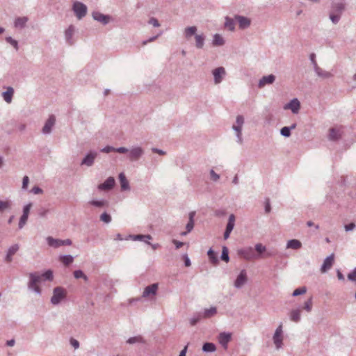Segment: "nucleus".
I'll use <instances>...</instances> for the list:
<instances>
[{"label":"nucleus","mask_w":356,"mask_h":356,"mask_svg":"<svg viewBox=\"0 0 356 356\" xmlns=\"http://www.w3.org/2000/svg\"><path fill=\"white\" fill-rule=\"evenodd\" d=\"M339 138H340V134L339 133V131L334 128H331L330 129L329 139L330 140H337Z\"/></svg>","instance_id":"a19ab883"},{"label":"nucleus","mask_w":356,"mask_h":356,"mask_svg":"<svg viewBox=\"0 0 356 356\" xmlns=\"http://www.w3.org/2000/svg\"><path fill=\"white\" fill-rule=\"evenodd\" d=\"M28 216H25V215H22L20 219H19V229H22L24 225L26 223V221L28 220Z\"/></svg>","instance_id":"13d9d810"},{"label":"nucleus","mask_w":356,"mask_h":356,"mask_svg":"<svg viewBox=\"0 0 356 356\" xmlns=\"http://www.w3.org/2000/svg\"><path fill=\"white\" fill-rule=\"evenodd\" d=\"M220 258L225 262H228L229 261V250L226 246L222 247Z\"/></svg>","instance_id":"a18cd8bd"},{"label":"nucleus","mask_w":356,"mask_h":356,"mask_svg":"<svg viewBox=\"0 0 356 356\" xmlns=\"http://www.w3.org/2000/svg\"><path fill=\"white\" fill-rule=\"evenodd\" d=\"M302 247V243L297 239H291L287 242L286 248L293 250H298Z\"/></svg>","instance_id":"72a5a7b5"},{"label":"nucleus","mask_w":356,"mask_h":356,"mask_svg":"<svg viewBox=\"0 0 356 356\" xmlns=\"http://www.w3.org/2000/svg\"><path fill=\"white\" fill-rule=\"evenodd\" d=\"M225 41L221 35L216 33L213 36L212 44L214 47H220L224 45Z\"/></svg>","instance_id":"c85d7f7f"},{"label":"nucleus","mask_w":356,"mask_h":356,"mask_svg":"<svg viewBox=\"0 0 356 356\" xmlns=\"http://www.w3.org/2000/svg\"><path fill=\"white\" fill-rule=\"evenodd\" d=\"M73 275L76 279L82 278L85 282H87L88 280V277H87L86 275L84 274V273L81 270H74Z\"/></svg>","instance_id":"c03bdc74"},{"label":"nucleus","mask_w":356,"mask_h":356,"mask_svg":"<svg viewBox=\"0 0 356 356\" xmlns=\"http://www.w3.org/2000/svg\"><path fill=\"white\" fill-rule=\"evenodd\" d=\"M115 184V179L113 177L107 178L104 183L98 186V189L101 191H108L112 189Z\"/></svg>","instance_id":"4468645a"},{"label":"nucleus","mask_w":356,"mask_h":356,"mask_svg":"<svg viewBox=\"0 0 356 356\" xmlns=\"http://www.w3.org/2000/svg\"><path fill=\"white\" fill-rule=\"evenodd\" d=\"M207 254L212 264H217L218 263L217 254L211 248L209 250Z\"/></svg>","instance_id":"79ce46f5"},{"label":"nucleus","mask_w":356,"mask_h":356,"mask_svg":"<svg viewBox=\"0 0 356 356\" xmlns=\"http://www.w3.org/2000/svg\"><path fill=\"white\" fill-rule=\"evenodd\" d=\"M159 288L157 283H154L146 286L143 292V298H152L156 296Z\"/></svg>","instance_id":"1a4fd4ad"},{"label":"nucleus","mask_w":356,"mask_h":356,"mask_svg":"<svg viewBox=\"0 0 356 356\" xmlns=\"http://www.w3.org/2000/svg\"><path fill=\"white\" fill-rule=\"evenodd\" d=\"M19 245L17 243L12 245L8 250L5 257V261L10 263L13 261V256L19 250Z\"/></svg>","instance_id":"a211bd4d"},{"label":"nucleus","mask_w":356,"mask_h":356,"mask_svg":"<svg viewBox=\"0 0 356 356\" xmlns=\"http://www.w3.org/2000/svg\"><path fill=\"white\" fill-rule=\"evenodd\" d=\"M300 107V102L298 99L294 98L291 100L289 103L284 106V109H291L293 113L296 114L298 113Z\"/></svg>","instance_id":"f3484780"},{"label":"nucleus","mask_w":356,"mask_h":356,"mask_svg":"<svg viewBox=\"0 0 356 356\" xmlns=\"http://www.w3.org/2000/svg\"><path fill=\"white\" fill-rule=\"evenodd\" d=\"M67 295L66 291L61 286L55 287L53 290V296L51 298V303L54 305H58Z\"/></svg>","instance_id":"f03ea898"},{"label":"nucleus","mask_w":356,"mask_h":356,"mask_svg":"<svg viewBox=\"0 0 356 356\" xmlns=\"http://www.w3.org/2000/svg\"><path fill=\"white\" fill-rule=\"evenodd\" d=\"M194 215H195L194 212H191L189 213V220H188V223L186 224V231L184 232H182L181 234L182 236H186L188 233L191 232L192 231V229H193V227H194V220H193Z\"/></svg>","instance_id":"393cba45"},{"label":"nucleus","mask_w":356,"mask_h":356,"mask_svg":"<svg viewBox=\"0 0 356 356\" xmlns=\"http://www.w3.org/2000/svg\"><path fill=\"white\" fill-rule=\"evenodd\" d=\"M148 23L149 24H152L153 26L154 27H159L160 26V24L159 22V21L157 20V19L154 18V17H151L148 22Z\"/></svg>","instance_id":"69168bd1"},{"label":"nucleus","mask_w":356,"mask_h":356,"mask_svg":"<svg viewBox=\"0 0 356 356\" xmlns=\"http://www.w3.org/2000/svg\"><path fill=\"white\" fill-rule=\"evenodd\" d=\"M236 124H234L232 126V129L236 132V137H237V142L240 144H242L243 143V138H242V127L244 123V118L243 115H238L236 117Z\"/></svg>","instance_id":"20e7f679"},{"label":"nucleus","mask_w":356,"mask_h":356,"mask_svg":"<svg viewBox=\"0 0 356 356\" xmlns=\"http://www.w3.org/2000/svg\"><path fill=\"white\" fill-rule=\"evenodd\" d=\"M273 343L275 345L277 349H280L282 347L283 337H282V325L280 324L277 329L273 337Z\"/></svg>","instance_id":"0eeeda50"},{"label":"nucleus","mask_w":356,"mask_h":356,"mask_svg":"<svg viewBox=\"0 0 356 356\" xmlns=\"http://www.w3.org/2000/svg\"><path fill=\"white\" fill-rule=\"evenodd\" d=\"M197 29L195 26H188L185 28L184 34L186 39H189L191 36L195 35Z\"/></svg>","instance_id":"473e14b6"},{"label":"nucleus","mask_w":356,"mask_h":356,"mask_svg":"<svg viewBox=\"0 0 356 356\" xmlns=\"http://www.w3.org/2000/svg\"><path fill=\"white\" fill-rule=\"evenodd\" d=\"M238 254L246 260H251L255 258L254 250L252 247H247L238 250Z\"/></svg>","instance_id":"6e6552de"},{"label":"nucleus","mask_w":356,"mask_h":356,"mask_svg":"<svg viewBox=\"0 0 356 356\" xmlns=\"http://www.w3.org/2000/svg\"><path fill=\"white\" fill-rule=\"evenodd\" d=\"M254 249L259 254L264 252L266 250V246L263 245L261 243H257Z\"/></svg>","instance_id":"4d7b16f0"},{"label":"nucleus","mask_w":356,"mask_h":356,"mask_svg":"<svg viewBox=\"0 0 356 356\" xmlns=\"http://www.w3.org/2000/svg\"><path fill=\"white\" fill-rule=\"evenodd\" d=\"M144 154V149L139 146L133 147L129 151L128 159L131 161H138Z\"/></svg>","instance_id":"39448f33"},{"label":"nucleus","mask_w":356,"mask_h":356,"mask_svg":"<svg viewBox=\"0 0 356 356\" xmlns=\"http://www.w3.org/2000/svg\"><path fill=\"white\" fill-rule=\"evenodd\" d=\"M119 180L122 191H128L130 189L129 183L123 172L119 175Z\"/></svg>","instance_id":"a878e982"},{"label":"nucleus","mask_w":356,"mask_h":356,"mask_svg":"<svg viewBox=\"0 0 356 356\" xmlns=\"http://www.w3.org/2000/svg\"><path fill=\"white\" fill-rule=\"evenodd\" d=\"M31 207H32L31 203H29L26 205H25L23 208V213L22 214L27 216L29 217V214L30 209H31Z\"/></svg>","instance_id":"680f3d73"},{"label":"nucleus","mask_w":356,"mask_h":356,"mask_svg":"<svg viewBox=\"0 0 356 356\" xmlns=\"http://www.w3.org/2000/svg\"><path fill=\"white\" fill-rule=\"evenodd\" d=\"M225 27L228 30L233 31L235 29V19L229 17H225Z\"/></svg>","instance_id":"e433bc0d"},{"label":"nucleus","mask_w":356,"mask_h":356,"mask_svg":"<svg viewBox=\"0 0 356 356\" xmlns=\"http://www.w3.org/2000/svg\"><path fill=\"white\" fill-rule=\"evenodd\" d=\"M74 31L75 28L73 25H70L65 31V38L66 40V42L70 45L74 44L72 37L74 33Z\"/></svg>","instance_id":"4be33fe9"},{"label":"nucleus","mask_w":356,"mask_h":356,"mask_svg":"<svg viewBox=\"0 0 356 356\" xmlns=\"http://www.w3.org/2000/svg\"><path fill=\"white\" fill-rule=\"evenodd\" d=\"M309 59L313 66V69L318 65L317 62L316 60V54L314 53H312L309 55Z\"/></svg>","instance_id":"0e129e2a"},{"label":"nucleus","mask_w":356,"mask_h":356,"mask_svg":"<svg viewBox=\"0 0 356 356\" xmlns=\"http://www.w3.org/2000/svg\"><path fill=\"white\" fill-rule=\"evenodd\" d=\"M49 211V209L42 207L38 210V215L41 218H44L47 216Z\"/></svg>","instance_id":"052dcab7"},{"label":"nucleus","mask_w":356,"mask_h":356,"mask_svg":"<svg viewBox=\"0 0 356 356\" xmlns=\"http://www.w3.org/2000/svg\"><path fill=\"white\" fill-rule=\"evenodd\" d=\"M29 20L27 17H19L15 19L14 25L16 28L24 29Z\"/></svg>","instance_id":"c756f323"},{"label":"nucleus","mask_w":356,"mask_h":356,"mask_svg":"<svg viewBox=\"0 0 356 356\" xmlns=\"http://www.w3.org/2000/svg\"><path fill=\"white\" fill-rule=\"evenodd\" d=\"M235 20L238 23L239 28L241 29H245L250 25V20L246 17L236 15Z\"/></svg>","instance_id":"412c9836"},{"label":"nucleus","mask_w":356,"mask_h":356,"mask_svg":"<svg viewBox=\"0 0 356 356\" xmlns=\"http://www.w3.org/2000/svg\"><path fill=\"white\" fill-rule=\"evenodd\" d=\"M59 261L67 266L74 261V257L70 254H64L59 257Z\"/></svg>","instance_id":"f704fd0d"},{"label":"nucleus","mask_w":356,"mask_h":356,"mask_svg":"<svg viewBox=\"0 0 356 356\" xmlns=\"http://www.w3.org/2000/svg\"><path fill=\"white\" fill-rule=\"evenodd\" d=\"M217 313V309L216 307H211L209 309H205L202 317L210 318L214 316Z\"/></svg>","instance_id":"58836bf2"},{"label":"nucleus","mask_w":356,"mask_h":356,"mask_svg":"<svg viewBox=\"0 0 356 356\" xmlns=\"http://www.w3.org/2000/svg\"><path fill=\"white\" fill-rule=\"evenodd\" d=\"M29 281L28 282V288L29 290L34 291L38 295L41 294V289L38 285L43 279L38 272L31 273L29 274Z\"/></svg>","instance_id":"f257e3e1"},{"label":"nucleus","mask_w":356,"mask_h":356,"mask_svg":"<svg viewBox=\"0 0 356 356\" xmlns=\"http://www.w3.org/2000/svg\"><path fill=\"white\" fill-rule=\"evenodd\" d=\"M334 255L331 254L330 256L326 257L321 266V270L322 273H325L331 268L334 264Z\"/></svg>","instance_id":"6ab92c4d"},{"label":"nucleus","mask_w":356,"mask_h":356,"mask_svg":"<svg viewBox=\"0 0 356 356\" xmlns=\"http://www.w3.org/2000/svg\"><path fill=\"white\" fill-rule=\"evenodd\" d=\"M97 156V152L95 151H90L86 156L82 159L81 165H86L90 167L93 165L95 158Z\"/></svg>","instance_id":"9b49d317"},{"label":"nucleus","mask_w":356,"mask_h":356,"mask_svg":"<svg viewBox=\"0 0 356 356\" xmlns=\"http://www.w3.org/2000/svg\"><path fill=\"white\" fill-rule=\"evenodd\" d=\"M6 41L10 44L16 50L19 49L18 42L14 40L11 36L6 37Z\"/></svg>","instance_id":"8fccbe9b"},{"label":"nucleus","mask_w":356,"mask_h":356,"mask_svg":"<svg viewBox=\"0 0 356 356\" xmlns=\"http://www.w3.org/2000/svg\"><path fill=\"white\" fill-rule=\"evenodd\" d=\"M345 10V3L343 2H337L332 4L331 13H334L339 16H341Z\"/></svg>","instance_id":"5701e85b"},{"label":"nucleus","mask_w":356,"mask_h":356,"mask_svg":"<svg viewBox=\"0 0 356 356\" xmlns=\"http://www.w3.org/2000/svg\"><path fill=\"white\" fill-rule=\"evenodd\" d=\"M247 282V274L245 270H242L234 282V286L241 288Z\"/></svg>","instance_id":"2eb2a0df"},{"label":"nucleus","mask_w":356,"mask_h":356,"mask_svg":"<svg viewBox=\"0 0 356 356\" xmlns=\"http://www.w3.org/2000/svg\"><path fill=\"white\" fill-rule=\"evenodd\" d=\"M47 241L49 246L54 247L56 248H58L60 246H62V245H72V241L70 239H65V240L56 239L51 236H48L47 238Z\"/></svg>","instance_id":"423d86ee"},{"label":"nucleus","mask_w":356,"mask_h":356,"mask_svg":"<svg viewBox=\"0 0 356 356\" xmlns=\"http://www.w3.org/2000/svg\"><path fill=\"white\" fill-rule=\"evenodd\" d=\"M307 312H310L312 309V297H310L307 301H305L303 307Z\"/></svg>","instance_id":"3c124183"},{"label":"nucleus","mask_w":356,"mask_h":356,"mask_svg":"<svg viewBox=\"0 0 356 356\" xmlns=\"http://www.w3.org/2000/svg\"><path fill=\"white\" fill-rule=\"evenodd\" d=\"M235 225V216L234 214H231L229 216L228 222L226 226V230L232 232Z\"/></svg>","instance_id":"ea45409f"},{"label":"nucleus","mask_w":356,"mask_h":356,"mask_svg":"<svg viewBox=\"0 0 356 356\" xmlns=\"http://www.w3.org/2000/svg\"><path fill=\"white\" fill-rule=\"evenodd\" d=\"M330 19L332 21V22L334 24H338L341 19V16L339 15L335 14L334 13H330Z\"/></svg>","instance_id":"864d4df0"},{"label":"nucleus","mask_w":356,"mask_h":356,"mask_svg":"<svg viewBox=\"0 0 356 356\" xmlns=\"http://www.w3.org/2000/svg\"><path fill=\"white\" fill-rule=\"evenodd\" d=\"M348 279L352 282H356V267L348 274Z\"/></svg>","instance_id":"bf43d9fd"},{"label":"nucleus","mask_w":356,"mask_h":356,"mask_svg":"<svg viewBox=\"0 0 356 356\" xmlns=\"http://www.w3.org/2000/svg\"><path fill=\"white\" fill-rule=\"evenodd\" d=\"M72 10L75 13L76 17L81 19L87 14V6L81 2L76 1L73 3Z\"/></svg>","instance_id":"7ed1b4c3"},{"label":"nucleus","mask_w":356,"mask_h":356,"mask_svg":"<svg viewBox=\"0 0 356 356\" xmlns=\"http://www.w3.org/2000/svg\"><path fill=\"white\" fill-rule=\"evenodd\" d=\"M232 339V334L230 332H221L218 336V341L224 349L227 350L228 343Z\"/></svg>","instance_id":"ddd939ff"},{"label":"nucleus","mask_w":356,"mask_h":356,"mask_svg":"<svg viewBox=\"0 0 356 356\" xmlns=\"http://www.w3.org/2000/svg\"><path fill=\"white\" fill-rule=\"evenodd\" d=\"M225 74V70L223 67H219L213 70V75L214 77L215 83H220L222 80L223 76Z\"/></svg>","instance_id":"dca6fc26"},{"label":"nucleus","mask_w":356,"mask_h":356,"mask_svg":"<svg viewBox=\"0 0 356 356\" xmlns=\"http://www.w3.org/2000/svg\"><path fill=\"white\" fill-rule=\"evenodd\" d=\"M202 318V315L201 314H197L194 315L190 319V323L191 325H195L196 323Z\"/></svg>","instance_id":"603ef678"},{"label":"nucleus","mask_w":356,"mask_h":356,"mask_svg":"<svg viewBox=\"0 0 356 356\" xmlns=\"http://www.w3.org/2000/svg\"><path fill=\"white\" fill-rule=\"evenodd\" d=\"M290 320L293 322L298 323L301 319L300 309H296L291 311L289 314Z\"/></svg>","instance_id":"2f4dec72"},{"label":"nucleus","mask_w":356,"mask_h":356,"mask_svg":"<svg viewBox=\"0 0 356 356\" xmlns=\"http://www.w3.org/2000/svg\"><path fill=\"white\" fill-rule=\"evenodd\" d=\"M206 36L204 33L196 34L195 35V47L197 49H202L204 45Z\"/></svg>","instance_id":"cd10ccee"},{"label":"nucleus","mask_w":356,"mask_h":356,"mask_svg":"<svg viewBox=\"0 0 356 356\" xmlns=\"http://www.w3.org/2000/svg\"><path fill=\"white\" fill-rule=\"evenodd\" d=\"M280 134L284 137L288 138L291 136V134L288 127H284L280 130Z\"/></svg>","instance_id":"6e6d98bb"},{"label":"nucleus","mask_w":356,"mask_h":356,"mask_svg":"<svg viewBox=\"0 0 356 356\" xmlns=\"http://www.w3.org/2000/svg\"><path fill=\"white\" fill-rule=\"evenodd\" d=\"M202 350L204 353H213L216 350V346L213 343L206 342L203 344Z\"/></svg>","instance_id":"c9c22d12"},{"label":"nucleus","mask_w":356,"mask_h":356,"mask_svg":"<svg viewBox=\"0 0 356 356\" xmlns=\"http://www.w3.org/2000/svg\"><path fill=\"white\" fill-rule=\"evenodd\" d=\"M275 81V76L273 74H269L264 76L259 81L258 86L261 88L267 84H272Z\"/></svg>","instance_id":"aec40b11"},{"label":"nucleus","mask_w":356,"mask_h":356,"mask_svg":"<svg viewBox=\"0 0 356 356\" xmlns=\"http://www.w3.org/2000/svg\"><path fill=\"white\" fill-rule=\"evenodd\" d=\"M43 280L51 281L54 278L53 272L51 270H46L44 273L41 274Z\"/></svg>","instance_id":"de8ad7c7"},{"label":"nucleus","mask_w":356,"mask_h":356,"mask_svg":"<svg viewBox=\"0 0 356 356\" xmlns=\"http://www.w3.org/2000/svg\"><path fill=\"white\" fill-rule=\"evenodd\" d=\"M307 292V288L306 286H302L299 287L296 289H295L292 293L293 296H298L300 295H303Z\"/></svg>","instance_id":"09e8293b"},{"label":"nucleus","mask_w":356,"mask_h":356,"mask_svg":"<svg viewBox=\"0 0 356 356\" xmlns=\"http://www.w3.org/2000/svg\"><path fill=\"white\" fill-rule=\"evenodd\" d=\"M211 178L213 181H217L220 179V175L215 172L213 170H210Z\"/></svg>","instance_id":"e2e57ef3"},{"label":"nucleus","mask_w":356,"mask_h":356,"mask_svg":"<svg viewBox=\"0 0 356 356\" xmlns=\"http://www.w3.org/2000/svg\"><path fill=\"white\" fill-rule=\"evenodd\" d=\"M10 207V202L8 201L0 200V212H3L4 210Z\"/></svg>","instance_id":"5fc2aeb1"},{"label":"nucleus","mask_w":356,"mask_h":356,"mask_svg":"<svg viewBox=\"0 0 356 356\" xmlns=\"http://www.w3.org/2000/svg\"><path fill=\"white\" fill-rule=\"evenodd\" d=\"M29 182V177L24 176L23 177V180H22V189L26 190L27 188Z\"/></svg>","instance_id":"338daca9"},{"label":"nucleus","mask_w":356,"mask_h":356,"mask_svg":"<svg viewBox=\"0 0 356 356\" xmlns=\"http://www.w3.org/2000/svg\"><path fill=\"white\" fill-rule=\"evenodd\" d=\"M56 122V118L54 115H51L47 120L45 122V124L42 129V132L43 134H49L51 132V129L54 126Z\"/></svg>","instance_id":"f8f14e48"},{"label":"nucleus","mask_w":356,"mask_h":356,"mask_svg":"<svg viewBox=\"0 0 356 356\" xmlns=\"http://www.w3.org/2000/svg\"><path fill=\"white\" fill-rule=\"evenodd\" d=\"M314 72L317 74L318 76L323 78V79H328L332 76V74L329 72L325 71L323 69H321L318 65L315 67L314 68Z\"/></svg>","instance_id":"7c9ffc66"},{"label":"nucleus","mask_w":356,"mask_h":356,"mask_svg":"<svg viewBox=\"0 0 356 356\" xmlns=\"http://www.w3.org/2000/svg\"><path fill=\"white\" fill-rule=\"evenodd\" d=\"M100 218V220L106 223V224H108L111 222L112 220V218H111V216L110 214H108V213L106 212H104L99 217Z\"/></svg>","instance_id":"49530a36"},{"label":"nucleus","mask_w":356,"mask_h":356,"mask_svg":"<svg viewBox=\"0 0 356 356\" xmlns=\"http://www.w3.org/2000/svg\"><path fill=\"white\" fill-rule=\"evenodd\" d=\"M88 204L90 205H92L95 207L98 208H104V207H108L109 206V202L106 200L102 199V200H92L88 202Z\"/></svg>","instance_id":"b1692460"},{"label":"nucleus","mask_w":356,"mask_h":356,"mask_svg":"<svg viewBox=\"0 0 356 356\" xmlns=\"http://www.w3.org/2000/svg\"><path fill=\"white\" fill-rule=\"evenodd\" d=\"M92 18L103 25L108 24L111 21V16L108 15H104L99 11H94L92 13Z\"/></svg>","instance_id":"9d476101"},{"label":"nucleus","mask_w":356,"mask_h":356,"mask_svg":"<svg viewBox=\"0 0 356 356\" xmlns=\"http://www.w3.org/2000/svg\"><path fill=\"white\" fill-rule=\"evenodd\" d=\"M101 152H104V153H110L111 152H115V147H113L112 146L107 145V146L104 147V148H102L101 149Z\"/></svg>","instance_id":"774afa93"},{"label":"nucleus","mask_w":356,"mask_h":356,"mask_svg":"<svg viewBox=\"0 0 356 356\" xmlns=\"http://www.w3.org/2000/svg\"><path fill=\"white\" fill-rule=\"evenodd\" d=\"M127 343H128L129 344H134V343H144L145 340L143 339V338L141 336H136V337H130L129 339H128L127 341Z\"/></svg>","instance_id":"37998d69"},{"label":"nucleus","mask_w":356,"mask_h":356,"mask_svg":"<svg viewBox=\"0 0 356 356\" xmlns=\"http://www.w3.org/2000/svg\"><path fill=\"white\" fill-rule=\"evenodd\" d=\"M13 94L14 89L9 86L7 88L6 91L3 92L2 97L6 102L10 104L12 102Z\"/></svg>","instance_id":"bb28decb"},{"label":"nucleus","mask_w":356,"mask_h":356,"mask_svg":"<svg viewBox=\"0 0 356 356\" xmlns=\"http://www.w3.org/2000/svg\"><path fill=\"white\" fill-rule=\"evenodd\" d=\"M132 237L134 241H144L145 243H147V244H150V243L148 241L152 238V236L149 234H146V235L137 234V235H134Z\"/></svg>","instance_id":"4c0bfd02"}]
</instances>
